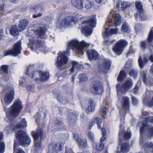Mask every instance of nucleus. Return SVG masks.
Instances as JSON below:
<instances>
[{
  "label": "nucleus",
  "mask_w": 153,
  "mask_h": 153,
  "mask_svg": "<svg viewBox=\"0 0 153 153\" xmlns=\"http://www.w3.org/2000/svg\"><path fill=\"white\" fill-rule=\"evenodd\" d=\"M91 45L90 43L86 42L84 40L80 42L76 39H73L69 42L67 43V50L63 52H59L56 62V66L61 70L65 68L64 65L68 62L66 56L69 55L71 49L73 50L76 55L80 57L83 54L86 48Z\"/></svg>",
  "instance_id": "obj_1"
},
{
  "label": "nucleus",
  "mask_w": 153,
  "mask_h": 153,
  "mask_svg": "<svg viewBox=\"0 0 153 153\" xmlns=\"http://www.w3.org/2000/svg\"><path fill=\"white\" fill-rule=\"evenodd\" d=\"M121 21V17L118 12L115 10H111L108 18V21L106 22L104 26L105 31L102 33L103 36L105 37L113 34H117L118 29L117 28L109 30V27L119 26Z\"/></svg>",
  "instance_id": "obj_2"
},
{
  "label": "nucleus",
  "mask_w": 153,
  "mask_h": 153,
  "mask_svg": "<svg viewBox=\"0 0 153 153\" xmlns=\"http://www.w3.org/2000/svg\"><path fill=\"white\" fill-rule=\"evenodd\" d=\"M23 108L22 102L20 100H16L10 108L7 109L4 108L6 116L10 121L14 118L18 116Z\"/></svg>",
  "instance_id": "obj_3"
},
{
  "label": "nucleus",
  "mask_w": 153,
  "mask_h": 153,
  "mask_svg": "<svg viewBox=\"0 0 153 153\" xmlns=\"http://www.w3.org/2000/svg\"><path fill=\"white\" fill-rule=\"evenodd\" d=\"M35 66L31 65L28 67L25 74L30 76L31 78H34L36 77L37 74H38L40 78H35L34 80L38 83H40L41 82H45L48 80L49 78V73L48 72H42L39 71L34 72Z\"/></svg>",
  "instance_id": "obj_4"
},
{
  "label": "nucleus",
  "mask_w": 153,
  "mask_h": 153,
  "mask_svg": "<svg viewBox=\"0 0 153 153\" xmlns=\"http://www.w3.org/2000/svg\"><path fill=\"white\" fill-rule=\"evenodd\" d=\"M88 20L82 23V32L86 36H90L92 33V28L95 27L96 25V16L92 15L88 17Z\"/></svg>",
  "instance_id": "obj_5"
},
{
  "label": "nucleus",
  "mask_w": 153,
  "mask_h": 153,
  "mask_svg": "<svg viewBox=\"0 0 153 153\" xmlns=\"http://www.w3.org/2000/svg\"><path fill=\"white\" fill-rule=\"evenodd\" d=\"M145 130H144V131ZM143 133L142 138H143V145H140V146H142L144 149V151L146 153H150L153 152V142H145L147 138V139H150L153 137V126H149L147 127V130L146 132V135L145 137H143Z\"/></svg>",
  "instance_id": "obj_6"
},
{
  "label": "nucleus",
  "mask_w": 153,
  "mask_h": 153,
  "mask_svg": "<svg viewBox=\"0 0 153 153\" xmlns=\"http://www.w3.org/2000/svg\"><path fill=\"white\" fill-rule=\"evenodd\" d=\"M148 114V113L146 111H143L142 113V115L141 116V119H142V122H139L137 124V127H138L140 128V145H143V138H142L143 134V133L144 130L146 127L147 123H153V117L148 116L145 117Z\"/></svg>",
  "instance_id": "obj_7"
},
{
  "label": "nucleus",
  "mask_w": 153,
  "mask_h": 153,
  "mask_svg": "<svg viewBox=\"0 0 153 153\" xmlns=\"http://www.w3.org/2000/svg\"><path fill=\"white\" fill-rule=\"evenodd\" d=\"M31 134L34 140V153H39V150L40 148V142L39 140V137H40L41 139H42L45 137V135L40 129H38L35 132L32 131Z\"/></svg>",
  "instance_id": "obj_8"
},
{
  "label": "nucleus",
  "mask_w": 153,
  "mask_h": 153,
  "mask_svg": "<svg viewBox=\"0 0 153 153\" xmlns=\"http://www.w3.org/2000/svg\"><path fill=\"white\" fill-rule=\"evenodd\" d=\"M133 84V80L131 78L127 79L121 85L120 84H117L116 85L117 96H118L119 93L125 94L132 87Z\"/></svg>",
  "instance_id": "obj_9"
},
{
  "label": "nucleus",
  "mask_w": 153,
  "mask_h": 153,
  "mask_svg": "<svg viewBox=\"0 0 153 153\" xmlns=\"http://www.w3.org/2000/svg\"><path fill=\"white\" fill-rule=\"evenodd\" d=\"M16 137L21 145L23 146H27L31 142L30 137L22 131H19L16 134Z\"/></svg>",
  "instance_id": "obj_10"
},
{
  "label": "nucleus",
  "mask_w": 153,
  "mask_h": 153,
  "mask_svg": "<svg viewBox=\"0 0 153 153\" xmlns=\"http://www.w3.org/2000/svg\"><path fill=\"white\" fill-rule=\"evenodd\" d=\"M76 20V18L75 17L71 16H67L61 21H59L57 23V26L61 28L72 26Z\"/></svg>",
  "instance_id": "obj_11"
},
{
  "label": "nucleus",
  "mask_w": 153,
  "mask_h": 153,
  "mask_svg": "<svg viewBox=\"0 0 153 153\" xmlns=\"http://www.w3.org/2000/svg\"><path fill=\"white\" fill-rule=\"evenodd\" d=\"M122 104L123 106L122 109L119 111L120 115V119L121 120L124 121V117L126 113L129 111V98L123 96L122 97L121 100Z\"/></svg>",
  "instance_id": "obj_12"
},
{
  "label": "nucleus",
  "mask_w": 153,
  "mask_h": 153,
  "mask_svg": "<svg viewBox=\"0 0 153 153\" xmlns=\"http://www.w3.org/2000/svg\"><path fill=\"white\" fill-rule=\"evenodd\" d=\"M44 42L43 41H41L38 39V38H35L33 39H30L28 44V46L32 51H34L36 49L42 51L44 49L43 45Z\"/></svg>",
  "instance_id": "obj_13"
},
{
  "label": "nucleus",
  "mask_w": 153,
  "mask_h": 153,
  "mask_svg": "<svg viewBox=\"0 0 153 153\" xmlns=\"http://www.w3.org/2000/svg\"><path fill=\"white\" fill-rule=\"evenodd\" d=\"M5 91H7L4 97V100L5 103L8 104L11 103L14 99V89L13 88H3L1 92V95H4Z\"/></svg>",
  "instance_id": "obj_14"
},
{
  "label": "nucleus",
  "mask_w": 153,
  "mask_h": 153,
  "mask_svg": "<svg viewBox=\"0 0 153 153\" xmlns=\"http://www.w3.org/2000/svg\"><path fill=\"white\" fill-rule=\"evenodd\" d=\"M22 50L21 42V41H19L14 44L13 49L5 51L4 56L11 55L16 56L21 53Z\"/></svg>",
  "instance_id": "obj_15"
},
{
  "label": "nucleus",
  "mask_w": 153,
  "mask_h": 153,
  "mask_svg": "<svg viewBox=\"0 0 153 153\" xmlns=\"http://www.w3.org/2000/svg\"><path fill=\"white\" fill-rule=\"evenodd\" d=\"M128 44V42L126 40H119L112 48V50L117 54L120 55L122 53L123 48L127 46Z\"/></svg>",
  "instance_id": "obj_16"
},
{
  "label": "nucleus",
  "mask_w": 153,
  "mask_h": 153,
  "mask_svg": "<svg viewBox=\"0 0 153 153\" xmlns=\"http://www.w3.org/2000/svg\"><path fill=\"white\" fill-rule=\"evenodd\" d=\"M111 61L108 59H104L102 60L101 63L98 65V68L99 71L105 73H107L110 69L111 64Z\"/></svg>",
  "instance_id": "obj_17"
},
{
  "label": "nucleus",
  "mask_w": 153,
  "mask_h": 153,
  "mask_svg": "<svg viewBox=\"0 0 153 153\" xmlns=\"http://www.w3.org/2000/svg\"><path fill=\"white\" fill-rule=\"evenodd\" d=\"M143 103L149 107L153 106V91H147L143 96Z\"/></svg>",
  "instance_id": "obj_18"
},
{
  "label": "nucleus",
  "mask_w": 153,
  "mask_h": 153,
  "mask_svg": "<svg viewBox=\"0 0 153 153\" xmlns=\"http://www.w3.org/2000/svg\"><path fill=\"white\" fill-rule=\"evenodd\" d=\"M91 88L92 92L94 94H101L103 91L102 85L97 80L92 83Z\"/></svg>",
  "instance_id": "obj_19"
},
{
  "label": "nucleus",
  "mask_w": 153,
  "mask_h": 153,
  "mask_svg": "<svg viewBox=\"0 0 153 153\" xmlns=\"http://www.w3.org/2000/svg\"><path fill=\"white\" fill-rule=\"evenodd\" d=\"M74 139L76 141L80 147H86L87 146V142L85 139L81 137V136L78 134H74Z\"/></svg>",
  "instance_id": "obj_20"
},
{
  "label": "nucleus",
  "mask_w": 153,
  "mask_h": 153,
  "mask_svg": "<svg viewBox=\"0 0 153 153\" xmlns=\"http://www.w3.org/2000/svg\"><path fill=\"white\" fill-rule=\"evenodd\" d=\"M27 126V122L25 119H23L20 123H19L16 125V126H7L6 129L8 131H14L15 129L19 128H23L26 127Z\"/></svg>",
  "instance_id": "obj_21"
},
{
  "label": "nucleus",
  "mask_w": 153,
  "mask_h": 153,
  "mask_svg": "<svg viewBox=\"0 0 153 153\" xmlns=\"http://www.w3.org/2000/svg\"><path fill=\"white\" fill-rule=\"evenodd\" d=\"M136 9L139 12L140 19L141 20H145L146 18L144 13L141 3L140 1H137L135 3Z\"/></svg>",
  "instance_id": "obj_22"
},
{
  "label": "nucleus",
  "mask_w": 153,
  "mask_h": 153,
  "mask_svg": "<svg viewBox=\"0 0 153 153\" xmlns=\"http://www.w3.org/2000/svg\"><path fill=\"white\" fill-rule=\"evenodd\" d=\"M114 2L116 3V7L119 10H123L124 9L129 7L131 5V4L128 2L122 1L120 6V0H113Z\"/></svg>",
  "instance_id": "obj_23"
},
{
  "label": "nucleus",
  "mask_w": 153,
  "mask_h": 153,
  "mask_svg": "<svg viewBox=\"0 0 153 153\" xmlns=\"http://www.w3.org/2000/svg\"><path fill=\"white\" fill-rule=\"evenodd\" d=\"M27 80H26L25 78H20L19 79V85L21 86L27 88L28 90L30 91H34V88L33 86H27Z\"/></svg>",
  "instance_id": "obj_24"
},
{
  "label": "nucleus",
  "mask_w": 153,
  "mask_h": 153,
  "mask_svg": "<svg viewBox=\"0 0 153 153\" xmlns=\"http://www.w3.org/2000/svg\"><path fill=\"white\" fill-rule=\"evenodd\" d=\"M72 6L76 8L81 10L83 9L84 5L82 0H71Z\"/></svg>",
  "instance_id": "obj_25"
},
{
  "label": "nucleus",
  "mask_w": 153,
  "mask_h": 153,
  "mask_svg": "<svg viewBox=\"0 0 153 153\" xmlns=\"http://www.w3.org/2000/svg\"><path fill=\"white\" fill-rule=\"evenodd\" d=\"M63 148V145L61 142L55 143L53 146V150L56 153H62Z\"/></svg>",
  "instance_id": "obj_26"
},
{
  "label": "nucleus",
  "mask_w": 153,
  "mask_h": 153,
  "mask_svg": "<svg viewBox=\"0 0 153 153\" xmlns=\"http://www.w3.org/2000/svg\"><path fill=\"white\" fill-rule=\"evenodd\" d=\"M87 53L89 60H94L99 57L97 52L94 50H88Z\"/></svg>",
  "instance_id": "obj_27"
},
{
  "label": "nucleus",
  "mask_w": 153,
  "mask_h": 153,
  "mask_svg": "<svg viewBox=\"0 0 153 153\" xmlns=\"http://www.w3.org/2000/svg\"><path fill=\"white\" fill-rule=\"evenodd\" d=\"M28 23V21L27 19H22L21 20L18 25L19 30L21 31L24 30L27 26Z\"/></svg>",
  "instance_id": "obj_28"
},
{
  "label": "nucleus",
  "mask_w": 153,
  "mask_h": 153,
  "mask_svg": "<svg viewBox=\"0 0 153 153\" xmlns=\"http://www.w3.org/2000/svg\"><path fill=\"white\" fill-rule=\"evenodd\" d=\"M45 32L46 29L45 27H40L37 28L35 32V33L36 34L38 35L40 37L44 39L45 37Z\"/></svg>",
  "instance_id": "obj_29"
},
{
  "label": "nucleus",
  "mask_w": 153,
  "mask_h": 153,
  "mask_svg": "<svg viewBox=\"0 0 153 153\" xmlns=\"http://www.w3.org/2000/svg\"><path fill=\"white\" fill-rule=\"evenodd\" d=\"M124 134V137L125 139L126 140L130 139L131 135V132L130 131H125L123 132V131L120 130L119 133V139L120 141H121V137L122 136V134Z\"/></svg>",
  "instance_id": "obj_30"
},
{
  "label": "nucleus",
  "mask_w": 153,
  "mask_h": 153,
  "mask_svg": "<svg viewBox=\"0 0 153 153\" xmlns=\"http://www.w3.org/2000/svg\"><path fill=\"white\" fill-rule=\"evenodd\" d=\"M1 68L3 72V74H1L2 76L4 79L7 80L8 79V66L5 65H2Z\"/></svg>",
  "instance_id": "obj_31"
},
{
  "label": "nucleus",
  "mask_w": 153,
  "mask_h": 153,
  "mask_svg": "<svg viewBox=\"0 0 153 153\" xmlns=\"http://www.w3.org/2000/svg\"><path fill=\"white\" fill-rule=\"evenodd\" d=\"M129 146L128 143L126 142L122 144L121 146V151H118L117 153L127 152L129 151Z\"/></svg>",
  "instance_id": "obj_32"
},
{
  "label": "nucleus",
  "mask_w": 153,
  "mask_h": 153,
  "mask_svg": "<svg viewBox=\"0 0 153 153\" xmlns=\"http://www.w3.org/2000/svg\"><path fill=\"white\" fill-rule=\"evenodd\" d=\"M72 66L70 69V73H73L74 71L76 69H79L81 66V65L78 62L74 61L72 62Z\"/></svg>",
  "instance_id": "obj_33"
},
{
  "label": "nucleus",
  "mask_w": 153,
  "mask_h": 153,
  "mask_svg": "<svg viewBox=\"0 0 153 153\" xmlns=\"http://www.w3.org/2000/svg\"><path fill=\"white\" fill-rule=\"evenodd\" d=\"M147 71H143L141 72V76L143 82L147 85L149 86H152L153 85V83H149L148 82L146 78Z\"/></svg>",
  "instance_id": "obj_34"
},
{
  "label": "nucleus",
  "mask_w": 153,
  "mask_h": 153,
  "mask_svg": "<svg viewBox=\"0 0 153 153\" xmlns=\"http://www.w3.org/2000/svg\"><path fill=\"white\" fill-rule=\"evenodd\" d=\"M3 137V134L0 133V141L1 140ZM5 148V144L4 142L0 141V153H4Z\"/></svg>",
  "instance_id": "obj_35"
},
{
  "label": "nucleus",
  "mask_w": 153,
  "mask_h": 153,
  "mask_svg": "<svg viewBox=\"0 0 153 153\" xmlns=\"http://www.w3.org/2000/svg\"><path fill=\"white\" fill-rule=\"evenodd\" d=\"M138 61L140 68H144V65L146 64L148 60L146 58H145L143 59V61H142L141 56H139Z\"/></svg>",
  "instance_id": "obj_36"
},
{
  "label": "nucleus",
  "mask_w": 153,
  "mask_h": 153,
  "mask_svg": "<svg viewBox=\"0 0 153 153\" xmlns=\"http://www.w3.org/2000/svg\"><path fill=\"white\" fill-rule=\"evenodd\" d=\"M126 76L125 72L123 70H121L117 77V80L119 81L122 82Z\"/></svg>",
  "instance_id": "obj_37"
},
{
  "label": "nucleus",
  "mask_w": 153,
  "mask_h": 153,
  "mask_svg": "<svg viewBox=\"0 0 153 153\" xmlns=\"http://www.w3.org/2000/svg\"><path fill=\"white\" fill-rule=\"evenodd\" d=\"M102 122L101 119L99 117H97L94 118V122H92L91 125L93 126L96 123L97 125L98 128V129H100L101 128L100 124Z\"/></svg>",
  "instance_id": "obj_38"
},
{
  "label": "nucleus",
  "mask_w": 153,
  "mask_h": 153,
  "mask_svg": "<svg viewBox=\"0 0 153 153\" xmlns=\"http://www.w3.org/2000/svg\"><path fill=\"white\" fill-rule=\"evenodd\" d=\"M76 116L75 115L72 113H70V114L68 115L67 120L68 124L69 125H71V124L74 123L75 121L74 118Z\"/></svg>",
  "instance_id": "obj_39"
},
{
  "label": "nucleus",
  "mask_w": 153,
  "mask_h": 153,
  "mask_svg": "<svg viewBox=\"0 0 153 153\" xmlns=\"http://www.w3.org/2000/svg\"><path fill=\"white\" fill-rule=\"evenodd\" d=\"M14 152L15 153H25L21 149L19 148L16 149L18 146V144L16 142L15 140H14Z\"/></svg>",
  "instance_id": "obj_40"
},
{
  "label": "nucleus",
  "mask_w": 153,
  "mask_h": 153,
  "mask_svg": "<svg viewBox=\"0 0 153 153\" xmlns=\"http://www.w3.org/2000/svg\"><path fill=\"white\" fill-rule=\"evenodd\" d=\"M10 32L12 35H16L18 33V31L16 25L13 26L10 29Z\"/></svg>",
  "instance_id": "obj_41"
},
{
  "label": "nucleus",
  "mask_w": 153,
  "mask_h": 153,
  "mask_svg": "<svg viewBox=\"0 0 153 153\" xmlns=\"http://www.w3.org/2000/svg\"><path fill=\"white\" fill-rule=\"evenodd\" d=\"M57 99L59 102L63 104H66L68 102L66 98L63 97L62 95L59 94L58 96Z\"/></svg>",
  "instance_id": "obj_42"
},
{
  "label": "nucleus",
  "mask_w": 153,
  "mask_h": 153,
  "mask_svg": "<svg viewBox=\"0 0 153 153\" xmlns=\"http://www.w3.org/2000/svg\"><path fill=\"white\" fill-rule=\"evenodd\" d=\"M121 29L124 32H128L130 31L129 26L128 24L126 22L123 23L121 27Z\"/></svg>",
  "instance_id": "obj_43"
},
{
  "label": "nucleus",
  "mask_w": 153,
  "mask_h": 153,
  "mask_svg": "<svg viewBox=\"0 0 153 153\" xmlns=\"http://www.w3.org/2000/svg\"><path fill=\"white\" fill-rule=\"evenodd\" d=\"M95 110V106L93 104H91L86 109L85 111L87 113H90L94 112Z\"/></svg>",
  "instance_id": "obj_44"
},
{
  "label": "nucleus",
  "mask_w": 153,
  "mask_h": 153,
  "mask_svg": "<svg viewBox=\"0 0 153 153\" xmlns=\"http://www.w3.org/2000/svg\"><path fill=\"white\" fill-rule=\"evenodd\" d=\"M78 78L79 79L80 82L87 81L88 79L87 76L85 74H79Z\"/></svg>",
  "instance_id": "obj_45"
},
{
  "label": "nucleus",
  "mask_w": 153,
  "mask_h": 153,
  "mask_svg": "<svg viewBox=\"0 0 153 153\" xmlns=\"http://www.w3.org/2000/svg\"><path fill=\"white\" fill-rule=\"evenodd\" d=\"M141 84V82L140 81H138L136 85L135 86L133 89V93L136 94L138 92L139 90V87H140Z\"/></svg>",
  "instance_id": "obj_46"
},
{
  "label": "nucleus",
  "mask_w": 153,
  "mask_h": 153,
  "mask_svg": "<svg viewBox=\"0 0 153 153\" xmlns=\"http://www.w3.org/2000/svg\"><path fill=\"white\" fill-rule=\"evenodd\" d=\"M35 12L40 11L41 12H43L44 11V8L43 7L41 4H39L35 6L34 8Z\"/></svg>",
  "instance_id": "obj_47"
},
{
  "label": "nucleus",
  "mask_w": 153,
  "mask_h": 153,
  "mask_svg": "<svg viewBox=\"0 0 153 153\" xmlns=\"http://www.w3.org/2000/svg\"><path fill=\"white\" fill-rule=\"evenodd\" d=\"M107 111L106 109V107L105 106H102L101 108L100 111V114L104 117L107 114Z\"/></svg>",
  "instance_id": "obj_48"
},
{
  "label": "nucleus",
  "mask_w": 153,
  "mask_h": 153,
  "mask_svg": "<svg viewBox=\"0 0 153 153\" xmlns=\"http://www.w3.org/2000/svg\"><path fill=\"white\" fill-rule=\"evenodd\" d=\"M102 134V137L100 140V142H102L104 141L106 138V132L104 128H102L101 129Z\"/></svg>",
  "instance_id": "obj_49"
},
{
  "label": "nucleus",
  "mask_w": 153,
  "mask_h": 153,
  "mask_svg": "<svg viewBox=\"0 0 153 153\" xmlns=\"http://www.w3.org/2000/svg\"><path fill=\"white\" fill-rule=\"evenodd\" d=\"M104 146V143L101 142L100 143H98L96 144V149L98 151H102L103 149Z\"/></svg>",
  "instance_id": "obj_50"
},
{
  "label": "nucleus",
  "mask_w": 153,
  "mask_h": 153,
  "mask_svg": "<svg viewBox=\"0 0 153 153\" xmlns=\"http://www.w3.org/2000/svg\"><path fill=\"white\" fill-rule=\"evenodd\" d=\"M153 39V27H152L148 38V41L151 42Z\"/></svg>",
  "instance_id": "obj_51"
},
{
  "label": "nucleus",
  "mask_w": 153,
  "mask_h": 153,
  "mask_svg": "<svg viewBox=\"0 0 153 153\" xmlns=\"http://www.w3.org/2000/svg\"><path fill=\"white\" fill-rule=\"evenodd\" d=\"M135 48H134L133 45H131L130 48L126 54L127 56H128L131 54H132L135 53Z\"/></svg>",
  "instance_id": "obj_52"
},
{
  "label": "nucleus",
  "mask_w": 153,
  "mask_h": 153,
  "mask_svg": "<svg viewBox=\"0 0 153 153\" xmlns=\"http://www.w3.org/2000/svg\"><path fill=\"white\" fill-rule=\"evenodd\" d=\"M129 75L134 78H135L137 76V71L135 69H133L130 71Z\"/></svg>",
  "instance_id": "obj_53"
},
{
  "label": "nucleus",
  "mask_w": 153,
  "mask_h": 153,
  "mask_svg": "<svg viewBox=\"0 0 153 153\" xmlns=\"http://www.w3.org/2000/svg\"><path fill=\"white\" fill-rule=\"evenodd\" d=\"M62 119L60 118H58L55 122L56 126H59L62 124Z\"/></svg>",
  "instance_id": "obj_54"
},
{
  "label": "nucleus",
  "mask_w": 153,
  "mask_h": 153,
  "mask_svg": "<svg viewBox=\"0 0 153 153\" xmlns=\"http://www.w3.org/2000/svg\"><path fill=\"white\" fill-rule=\"evenodd\" d=\"M92 4L90 1L87 0L85 1V7L87 9H90L92 6Z\"/></svg>",
  "instance_id": "obj_55"
},
{
  "label": "nucleus",
  "mask_w": 153,
  "mask_h": 153,
  "mask_svg": "<svg viewBox=\"0 0 153 153\" xmlns=\"http://www.w3.org/2000/svg\"><path fill=\"white\" fill-rule=\"evenodd\" d=\"M88 137L89 138L92 140L94 139V137L93 133L91 132H90L88 133Z\"/></svg>",
  "instance_id": "obj_56"
},
{
  "label": "nucleus",
  "mask_w": 153,
  "mask_h": 153,
  "mask_svg": "<svg viewBox=\"0 0 153 153\" xmlns=\"http://www.w3.org/2000/svg\"><path fill=\"white\" fill-rule=\"evenodd\" d=\"M140 45L142 49L144 50L146 48V44L145 41H142L140 42Z\"/></svg>",
  "instance_id": "obj_57"
},
{
  "label": "nucleus",
  "mask_w": 153,
  "mask_h": 153,
  "mask_svg": "<svg viewBox=\"0 0 153 153\" xmlns=\"http://www.w3.org/2000/svg\"><path fill=\"white\" fill-rule=\"evenodd\" d=\"M131 99L134 105H136L137 103L138 102V100L136 98L134 97H132Z\"/></svg>",
  "instance_id": "obj_58"
},
{
  "label": "nucleus",
  "mask_w": 153,
  "mask_h": 153,
  "mask_svg": "<svg viewBox=\"0 0 153 153\" xmlns=\"http://www.w3.org/2000/svg\"><path fill=\"white\" fill-rule=\"evenodd\" d=\"M40 117V114L39 113H37V114L35 116V118L37 122H38L39 121Z\"/></svg>",
  "instance_id": "obj_59"
},
{
  "label": "nucleus",
  "mask_w": 153,
  "mask_h": 153,
  "mask_svg": "<svg viewBox=\"0 0 153 153\" xmlns=\"http://www.w3.org/2000/svg\"><path fill=\"white\" fill-rule=\"evenodd\" d=\"M115 42V41H110L109 40H105L104 42V43L105 44H106L107 45H110L111 44H112L114 42Z\"/></svg>",
  "instance_id": "obj_60"
},
{
  "label": "nucleus",
  "mask_w": 153,
  "mask_h": 153,
  "mask_svg": "<svg viewBox=\"0 0 153 153\" xmlns=\"http://www.w3.org/2000/svg\"><path fill=\"white\" fill-rule=\"evenodd\" d=\"M65 153H74V152L72 149H65Z\"/></svg>",
  "instance_id": "obj_61"
},
{
  "label": "nucleus",
  "mask_w": 153,
  "mask_h": 153,
  "mask_svg": "<svg viewBox=\"0 0 153 153\" xmlns=\"http://www.w3.org/2000/svg\"><path fill=\"white\" fill-rule=\"evenodd\" d=\"M149 60L152 62H153V55L152 54L150 57Z\"/></svg>",
  "instance_id": "obj_62"
},
{
  "label": "nucleus",
  "mask_w": 153,
  "mask_h": 153,
  "mask_svg": "<svg viewBox=\"0 0 153 153\" xmlns=\"http://www.w3.org/2000/svg\"><path fill=\"white\" fill-rule=\"evenodd\" d=\"M4 8V6L3 4H0V10H2Z\"/></svg>",
  "instance_id": "obj_63"
},
{
  "label": "nucleus",
  "mask_w": 153,
  "mask_h": 153,
  "mask_svg": "<svg viewBox=\"0 0 153 153\" xmlns=\"http://www.w3.org/2000/svg\"><path fill=\"white\" fill-rule=\"evenodd\" d=\"M150 70L151 73L153 74V65H152L151 66Z\"/></svg>",
  "instance_id": "obj_64"
}]
</instances>
